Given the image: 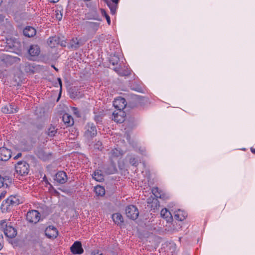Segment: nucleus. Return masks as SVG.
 Returning a JSON list of instances; mask_svg holds the SVG:
<instances>
[{"label": "nucleus", "instance_id": "f3484780", "mask_svg": "<svg viewBox=\"0 0 255 255\" xmlns=\"http://www.w3.org/2000/svg\"><path fill=\"white\" fill-rule=\"evenodd\" d=\"M83 45V43L77 39V38H73L69 42V47L74 50H77L80 46Z\"/></svg>", "mask_w": 255, "mask_h": 255}, {"label": "nucleus", "instance_id": "412c9836", "mask_svg": "<svg viewBox=\"0 0 255 255\" xmlns=\"http://www.w3.org/2000/svg\"><path fill=\"white\" fill-rule=\"evenodd\" d=\"M47 43L50 47H54L60 43V38L56 36L50 37L47 41Z\"/></svg>", "mask_w": 255, "mask_h": 255}, {"label": "nucleus", "instance_id": "a878e982", "mask_svg": "<svg viewBox=\"0 0 255 255\" xmlns=\"http://www.w3.org/2000/svg\"><path fill=\"white\" fill-rule=\"evenodd\" d=\"M12 207L13 206L11 204L8 203V202H6V201L5 200L2 202L0 209L3 213L8 212L11 210Z\"/></svg>", "mask_w": 255, "mask_h": 255}, {"label": "nucleus", "instance_id": "c756f323", "mask_svg": "<svg viewBox=\"0 0 255 255\" xmlns=\"http://www.w3.org/2000/svg\"><path fill=\"white\" fill-rule=\"evenodd\" d=\"M95 191L98 196H103L105 194L104 188L101 186H96L95 188Z\"/></svg>", "mask_w": 255, "mask_h": 255}, {"label": "nucleus", "instance_id": "2f4dec72", "mask_svg": "<svg viewBox=\"0 0 255 255\" xmlns=\"http://www.w3.org/2000/svg\"><path fill=\"white\" fill-rule=\"evenodd\" d=\"M119 61H120L119 57L116 55L111 56L109 59L110 63L113 66H115V65H118Z\"/></svg>", "mask_w": 255, "mask_h": 255}, {"label": "nucleus", "instance_id": "3c124183", "mask_svg": "<svg viewBox=\"0 0 255 255\" xmlns=\"http://www.w3.org/2000/svg\"><path fill=\"white\" fill-rule=\"evenodd\" d=\"M0 239H3V235H2V234L1 232H0Z\"/></svg>", "mask_w": 255, "mask_h": 255}, {"label": "nucleus", "instance_id": "aec40b11", "mask_svg": "<svg viewBox=\"0 0 255 255\" xmlns=\"http://www.w3.org/2000/svg\"><path fill=\"white\" fill-rule=\"evenodd\" d=\"M62 120L67 127H70L74 124V120L71 116L68 114H65L62 117Z\"/></svg>", "mask_w": 255, "mask_h": 255}, {"label": "nucleus", "instance_id": "dca6fc26", "mask_svg": "<svg viewBox=\"0 0 255 255\" xmlns=\"http://www.w3.org/2000/svg\"><path fill=\"white\" fill-rule=\"evenodd\" d=\"M58 132V128L53 125H50L45 129V133L49 137L55 136Z\"/></svg>", "mask_w": 255, "mask_h": 255}, {"label": "nucleus", "instance_id": "bb28decb", "mask_svg": "<svg viewBox=\"0 0 255 255\" xmlns=\"http://www.w3.org/2000/svg\"><path fill=\"white\" fill-rule=\"evenodd\" d=\"M5 200L12 206L17 205L19 204V200L15 196H10Z\"/></svg>", "mask_w": 255, "mask_h": 255}, {"label": "nucleus", "instance_id": "f257e3e1", "mask_svg": "<svg viewBox=\"0 0 255 255\" xmlns=\"http://www.w3.org/2000/svg\"><path fill=\"white\" fill-rule=\"evenodd\" d=\"M0 230L4 233L6 237L10 239L14 238L17 234L16 229L11 226H7L6 220L0 222Z\"/></svg>", "mask_w": 255, "mask_h": 255}, {"label": "nucleus", "instance_id": "c03bdc74", "mask_svg": "<svg viewBox=\"0 0 255 255\" xmlns=\"http://www.w3.org/2000/svg\"><path fill=\"white\" fill-rule=\"evenodd\" d=\"M92 255H103L102 253H99V252L96 251V252H93L92 253Z\"/></svg>", "mask_w": 255, "mask_h": 255}, {"label": "nucleus", "instance_id": "37998d69", "mask_svg": "<svg viewBox=\"0 0 255 255\" xmlns=\"http://www.w3.org/2000/svg\"><path fill=\"white\" fill-rule=\"evenodd\" d=\"M3 239H0V250L3 248Z\"/></svg>", "mask_w": 255, "mask_h": 255}, {"label": "nucleus", "instance_id": "cd10ccee", "mask_svg": "<svg viewBox=\"0 0 255 255\" xmlns=\"http://www.w3.org/2000/svg\"><path fill=\"white\" fill-rule=\"evenodd\" d=\"M94 120L97 124H102V120L104 116V114L103 112H99L97 113L95 112Z\"/></svg>", "mask_w": 255, "mask_h": 255}, {"label": "nucleus", "instance_id": "0eeeda50", "mask_svg": "<svg viewBox=\"0 0 255 255\" xmlns=\"http://www.w3.org/2000/svg\"><path fill=\"white\" fill-rule=\"evenodd\" d=\"M145 98L140 96L133 95H131L129 100V106L131 108L137 107L139 105H142L144 103Z\"/></svg>", "mask_w": 255, "mask_h": 255}, {"label": "nucleus", "instance_id": "473e14b6", "mask_svg": "<svg viewBox=\"0 0 255 255\" xmlns=\"http://www.w3.org/2000/svg\"><path fill=\"white\" fill-rule=\"evenodd\" d=\"M129 162L130 164L133 166H137L138 164V160L134 156L128 155V156Z\"/></svg>", "mask_w": 255, "mask_h": 255}, {"label": "nucleus", "instance_id": "a19ab883", "mask_svg": "<svg viewBox=\"0 0 255 255\" xmlns=\"http://www.w3.org/2000/svg\"><path fill=\"white\" fill-rule=\"evenodd\" d=\"M57 81H58L59 85V86L60 87V90H61L62 86V80H61L60 78H57Z\"/></svg>", "mask_w": 255, "mask_h": 255}, {"label": "nucleus", "instance_id": "9b49d317", "mask_svg": "<svg viewBox=\"0 0 255 255\" xmlns=\"http://www.w3.org/2000/svg\"><path fill=\"white\" fill-rule=\"evenodd\" d=\"M119 112L115 111L113 113L112 120L119 123H122L125 121V112L122 110H118Z\"/></svg>", "mask_w": 255, "mask_h": 255}, {"label": "nucleus", "instance_id": "20e7f679", "mask_svg": "<svg viewBox=\"0 0 255 255\" xmlns=\"http://www.w3.org/2000/svg\"><path fill=\"white\" fill-rule=\"evenodd\" d=\"M29 168V164L24 161H19L15 166L16 172L21 175L27 174Z\"/></svg>", "mask_w": 255, "mask_h": 255}, {"label": "nucleus", "instance_id": "4468645a", "mask_svg": "<svg viewBox=\"0 0 255 255\" xmlns=\"http://www.w3.org/2000/svg\"><path fill=\"white\" fill-rule=\"evenodd\" d=\"M54 180L60 184L65 183L67 180L66 173L63 171H58L55 175Z\"/></svg>", "mask_w": 255, "mask_h": 255}, {"label": "nucleus", "instance_id": "423d86ee", "mask_svg": "<svg viewBox=\"0 0 255 255\" xmlns=\"http://www.w3.org/2000/svg\"><path fill=\"white\" fill-rule=\"evenodd\" d=\"M126 214L128 218L134 220L138 217L139 212L135 206L131 205L126 207Z\"/></svg>", "mask_w": 255, "mask_h": 255}, {"label": "nucleus", "instance_id": "7c9ffc66", "mask_svg": "<svg viewBox=\"0 0 255 255\" xmlns=\"http://www.w3.org/2000/svg\"><path fill=\"white\" fill-rule=\"evenodd\" d=\"M160 215L161 217L165 219H170L171 218V214L170 212L166 209H163L160 212Z\"/></svg>", "mask_w": 255, "mask_h": 255}, {"label": "nucleus", "instance_id": "a18cd8bd", "mask_svg": "<svg viewBox=\"0 0 255 255\" xmlns=\"http://www.w3.org/2000/svg\"><path fill=\"white\" fill-rule=\"evenodd\" d=\"M65 43H66L65 41H64L63 40L61 41L60 40V43L59 44V45H60L62 46H65Z\"/></svg>", "mask_w": 255, "mask_h": 255}, {"label": "nucleus", "instance_id": "ea45409f", "mask_svg": "<svg viewBox=\"0 0 255 255\" xmlns=\"http://www.w3.org/2000/svg\"><path fill=\"white\" fill-rule=\"evenodd\" d=\"M6 193V191L5 190L3 191L1 193V194H0V200L5 197Z\"/></svg>", "mask_w": 255, "mask_h": 255}, {"label": "nucleus", "instance_id": "58836bf2", "mask_svg": "<svg viewBox=\"0 0 255 255\" xmlns=\"http://www.w3.org/2000/svg\"><path fill=\"white\" fill-rule=\"evenodd\" d=\"M2 179H3V181H2L3 182V183H5V182H7V183L11 182L10 178L7 176H5L4 177H2Z\"/></svg>", "mask_w": 255, "mask_h": 255}, {"label": "nucleus", "instance_id": "72a5a7b5", "mask_svg": "<svg viewBox=\"0 0 255 255\" xmlns=\"http://www.w3.org/2000/svg\"><path fill=\"white\" fill-rule=\"evenodd\" d=\"M101 13H102V15L105 16V18H106V20L107 21L108 24L110 25L111 20H110V17L109 15L107 13V12L105 9H101Z\"/></svg>", "mask_w": 255, "mask_h": 255}, {"label": "nucleus", "instance_id": "79ce46f5", "mask_svg": "<svg viewBox=\"0 0 255 255\" xmlns=\"http://www.w3.org/2000/svg\"><path fill=\"white\" fill-rule=\"evenodd\" d=\"M133 89L137 92L142 93L143 90H142V88L139 86H137L136 88H134Z\"/></svg>", "mask_w": 255, "mask_h": 255}, {"label": "nucleus", "instance_id": "09e8293b", "mask_svg": "<svg viewBox=\"0 0 255 255\" xmlns=\"http://www.w3.org/2000/svg\"><path fill=\"white\" fill-rule=\"evenodd\" d=\"M49 2L51 3H56L59 1V0H48Z\"/></svg>", "mask_w": 255, "mask_h": 255}, {"label": "nucleus", "instance_id": "b1692460", "mask_svg": "<svg viewBox=\"0 0 255 255\" xmlns=\"http://www.w3.org/2000/svg\"><path fill=\"white\" fill-rule=\"evenodd\" d=\"M187 216V215L185 212L181 211V210H178L176 212L174 217L176 220L182 221L185 219Z\"/></svg>", "mask_w": 255, "mask_h": 255}, {"label": "nucleus", "instance_id": "49530a36", "mask_svg": "<svg viewBox=\"0 0 255 255\" xmlns=\"http://www.w3.org/2000/svg\"><path fill=\"white\" fill-rule=\"evenodd\" d=\"M22 155V154L21 153H18L14 157V159H18L19 157H21Z\"/></svg>", "mask_w": 255, "mask_h": 255}, {"label": "nucleus", "instance_id": "e433bc0d", "mask_svg": "<svg viewBox=\"0 0 255 255\" xmlns=\"http://www.w3.org/2000/svg\"><path fill=\"white\" fill-rule=\"evenodd\" d=\"M72 111L74 113V114L77 117H80L81 114L78 109L76 107H73L72 108Z\"/></svg>", "mask_w": 255, "mask_h": 255}, {"label": "nucleus", "instance_id": "4be33fe9", "mask_svg": "<svg viewBox=\"0 0 255 255\" xmlns=\"http://www.w3.org/2000/svg\"><path fill=\"white\" fill-rule=\"evenodd\" d=\"M112 219L113 221L118 225L121 226L124 223V219L122 215L119 213L113 214Z\"/></svg>", "mask_w": 255, "mask_h": 255}, {"label": "nucleus", "instance_id": "a211bd4d", "mask_svg": "<svg viewBox=\"0 0 255 255\" xmlns=\"http://www.w3.org/2000/svg\"><path fill=\"white\" fill-rule=\"evenodd\" d=\"M23 34L28 37L34 36L36 33L34 28L31 26H26L23 30Z\"/></svg>", "mask_w": 255, "mask_h": 255}, {"label": "nucleus", "instance_id": "4c0bfd02", "mask_svg": "<svg viewBox=\"0 0 255 255\" xmlns=\"http://www.w3.org/2000/svg\"><path fill=\"white\" fill-rule=\"evenodd\" d=\"M2 181H3V179H2V177L1 175H0V188L4 187V186H5L7 188L8 187V183L7 182H5V183H3Z\"/></svg>", "mask_w": 255, "mask_h": 255}, {"label": "nucleus", "instance_id": "6e6552de", "mask_svg": "<svg viewBox=\"0 0 255 255\" xmlns=\"http://www.w3.org/2000/svg\"><path fill=\"white\" fill-rule=\"evenodd\" d=\"M40 214L36 210H31L27 212L26 220L29 223L36 224L40 220Z\"/></svg>", "mask_w": 255, "mask_h": 255}, {"label": "nucleus", "instance_id": "7ed1b4c3", "mask_svg": "<svg viewBox=\"0 0 255 255\" xmlns=\"http://www.w3.org/2000/svg\"><path fill=\"white\" fill-rule=\"evenodd\" d=\"M0 60L3 64L7 66L18 62L20 61V58L17 57L3 54L0 56Z\"/></svg>", "mask_w": 255, "mask_h": 255}, {"label": "nucleus", "instance_id": "6ab92c4d", "mask_svg": "<svg viewBox=\"0 0 255 255\" xmlns=\"http://www.w3.org/2000/svg\"><path fill=\"white\" fill-rule=\"evenodd\" d=\"M40 52V48L37 45H31L28 50L29 54L32 57L38 56Z\"/></svg>", "mask_w": 255, "mask_h": 255}, {"label": "nucleus", "instance_id": "de8ad7c7", "mask_svg": "<svg viewBox=\"0 0 255 255\" xmlns=\"http://www.w3.org/2000/svg\"><path fill=\"white\" fill-rule=\"evenodd\" d=\"M113 69L116 71L119 74H120V75H122V76H123L124 75L120 72H118V71H119V69L117 68V67H115L113 68Z\"/></svg>", "mask_w": 255, "mask_h": 255}, {"label": "nucleus", "instance_id": "c9c22d12", "mask_svg": "<svg viewBox=\"0 0 255 255\" xmlns=\"http://www.w3.org/2000/svg\"><path fill=\"white\" fill-rule=\"evenodd\" d=\"M55 13V17L56 19L60 20L62 18V13L59 10H56Z\"/></svg>", "mask_w": 255, "mask_h": 255}, {"label": "nucleus", "instance_id": "5fc2aeb1", "mask_svg": "<svg viewBox=\"0 0 255 255\" xmlns=\"http://www.w3.org/2000/svg\"><path fill=\"white\" fill-rule=\"evenodd\" d=\"M2 2V0H0V5H1Z\"/></svg>", "mask_w": 255, "mask_h": 255}, {"label": "nucleus", "instance_id": "f8f14e48", "mask_svg": "<svg viewBox=\"0 0 255 255\" xmlns=\"http://www.w3.org/2000/svg\"><path fill=\"white\" fill-rule=\"evenodd\" d=\"M120 0H103L111 10V13L114 14L116 12Z\"/></svg>", "mask_w": 255, "mask_h": 255}, {"label": "nucleus", "instance_id": "393cba45", "mask_svg": "<svg viewBox=\"0 0 255 255\" xmlns=\"http://www.w3.org/2000/svg\"><path fill=\"white\" fill-rule=\"evenodd\" d=\"M93 178L98 182H102L104 180V175L102 174V171L96 170L92 174Z\"/></svg>", "mask_w": 255, "mask_h": 255}, {"label": "nucleus", "instance_id": "5701e85b", "mask_svg": "<svg viewBox=\"0 0 255 255\" xmlns=\"http://www.w3.org/2000/svg\"><path fill=\"white\" fill-rule=\"evenodd\" d=\"M1 111L5 114H13L17 112V108H14V106L9 105L2 108Z\"/></svg>", "mask_w": 255, "mask_h": 255}, {"label": "nucleus", "instance_id": "ddd939ff", "mask_svg": "<svg viewBox=\"0 0 255 255\" xmlns=\"http://www.w3.org/2000/svg\"><path fill=\"white\" fill-rule=\"evenodd\" d=\"M45 235L49 238H56L58 235V231L53 226H49L45 230Z\"/></svg>", "mask_w": 255, "mask_h": 255}, {"label": "nucleus", "instance_id": "9d476101", "mask_svg": "<svg viewBox=\"0 0 255 255\" xmlns=\"http://www.w3.org/2000/svg\"><path fill=\"white\" fill-rule=\"evenodd\" d=\"M113 105L118 110H122L127 106L126 101L125 98L119 97L113 102Z\"/></svg>", "mask_w": 255, "mask_h": 255}, {"label": "nucleus", "instance_id": "8fccbe9b", "mask_svg": "<svg viewBox=\"0 0 255 255\" xmlns=\"http://www.w3.org/2000/svg\"><path fill=\"white\" fill-rule=\"evenodd\" d=\"M251 151L253 153L255 154V148H254L252 147L251 148Z\"/></svg>", "mask_w": 255, "mask_h": 255}, {"label": "nucleus", "instance_id": "c85d7f7f", "mask_svg": "<svg viewBox=\"0 0 255 255\" xmlns=\"http://www.w3.org/2000/svg\"><path fill=\"white\" fill-rule=\"evenodd\" d=\"M110 154L113 157H118L123 154V152L118 148H114L111 151Z\"/></svg>", "mask_w": 255, "mask_h": 255}, {"label": "nucleus", "instance_id": "2eb2a0df", "mask_svg": "<svg viewBox=\"0 0 255 255\" xmlns=\"http://www.w3.org/2000/svg\"><path fill=\"white\" fill-rule=\"evenodd\" d=\"M70 250L74 254H81L84 252L81 243L79 241L75 242L71 247Z\"/></svg>", "mask_w": 255, "mask_h": 255}, {"label": "nucleus", "instance_id": "39448f33", "mask_svg": "<svg viewBox=\"0 0 255 255\" xmlns=\"http://www.w3.org/2000/svg\"><path fill=\"white\" fill-rule=\"evenodd\" d=\"M35 155L41 160L46 161L52 158V153L51 152H46L41 146L36 147L34 151Z\"/></svg>", "mask_w": 255, "mask_h": 255}, {"label": "nucleus", "instance_id": "f03ea898", "mask_svg": "<svg viewBox=\"0 0 255 255\" xmlns=\"http://www.w3.org/2000/svg\"><path fill=\"white\" fill-rule=\"evenodd\" d=\"M85 129L84 136L87 139H91L97 134L96 127L93 123H88L85 127Z\"/></svg>", "mask_w": 255, "mask_h": 255}, {"label": "nucleus", "instance_id": "603ef678", "mask_svg": "<svg viewBox=\"0 0 255 255\" xmlns=\"http://www.w3.org/2000/svg\"><path fill=\"white\" fill-rule=\"evenodd\" d=\"M25 67H26V68L28 67V68L30 69V64H29L27 63V64H26V66H25Z\"/></svg>", "mask_w": 255, "mask_h": 255}, {"label": "nucleus", "instance_id": "1a4fd4ad", "mask_svg": "<svg viewBox=\"0 0 255 255\" xmlns=\"http://www.w3.org/2000/svg\"><path fill=\"white\" fill-rule=\"evenodd\" d=\"M11 156L10 150L4 147H0V160L7 161Z\"/></svg>", "mask_w": 255, "mask_h": 255}, {"label": "nucleus", "instance_id": "864d4df0", "mask_svg": "<svg viewBox=\"0 0 255 255\" xmlns=\"http://www.w3.org/2000/svg\"><path fill=\"white\" fill-rule=\"evenodd\" d=\"M52 66L54 68V69H55L56 71H57L58 70V69H57V68H56L54 66L52 65Z\"/></svg>", "mask_w": 255, "mask_h": 255}, {"label": "nucleus", "instance_id": "f704fd0d", "mask_svg": "<svg viewBox=\"0 0 255 255\" xmlns=\"http://www.w3.org/2000/svg\"><path fill=\"white\" fill-rule=\"evenodd\" d=\"M94 148L99 150H102L103 149L104 147L103 146L102 142L100 141H98L94 144Z\"/></svg>", "mask_w": 255, "mask_h": 255}]
</instances>
